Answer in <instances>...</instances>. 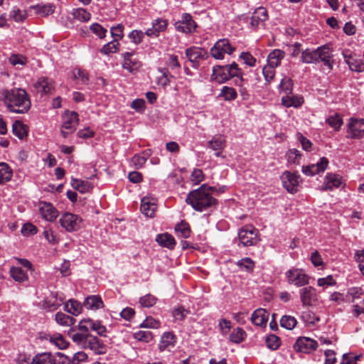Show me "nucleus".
I'll use <instances>...</instances> for the list:
<instances>
[{
  "mask_svg": "<svg viewBox=\"0 0 364 364\" xmlns=\"http://www.w3.org/2000/svg\"><path fill=\"white\" fill-rule=\"evenodd\" d=\"M321 53L318 55L319 61L323 62V65L328 68L329 70L333 69V60L332 58V50L330 46L326 44L323 45V50H321Z\"/></svg>",
  "mask_w": 364,
  "mask_h": 364,
  "instance_id": "obj_31",
  "label": "nucleus"
},
{
  "mask_svg": "<svg viewBox=\"0 0 364 364\" xmlns=\"http://www.w3.org/2000/svg\"><path fill=\"white\" fill-rule=\"evenodd\" d=\"M285 277L289 284L296 287L308 285L310 277L303 269L292 267L285 272Z\"/></svg>",
  "mask_w": 364,
  "mask_h": 364,
  "instance_id": "obj_3",
  "label": "nucleus"
},
{
  "mask_svg": "<svg viewBox=\"0 0 364 364\" xmlns=\"http://www.w3.org/2000/svg\"><path fill=\"white\" fill-rule=\"evenodd\" d=\"M119 43L117 39H114L113 41L107 43L104 45L102 48L100 49V53L105 55H108L112 53H115L118 51Z\"/></svg>",
  "mask_w": 364,
  "mask_h": 364,
  "instance_id": "obj_44",
  "label": "nucleus"
},
{
  "mask_svg": "<svg viewBox=\"0 0 364 364\" xmlns=\"http://www.w3.org/2000/svg\"><path fill=\"white\" fill-rule=\"evenodd\" d=\"M328 165V160L326 157H321L316 164L303 166L302 173L307 176H314L316 174L323 173Z\"/></svg>",
  "mask_w": 364,
  "mask_h": 364,
  "instance_id": "obj_13",
  "label": "nucleus"
},
{
  "mask_svg": "<svg viewBox=\"0 0 364 364\" xmlns=\"http://www.w3.org/2000/svg\"><path fill=\"white\" fill-rule=\"evenodd\" d=\"M236 264L241 270L249 273L252 272L255 268V262L250 257H245L238 260Z\"/></svg>",
  "mask_w": 364,
  "mask_h": 364,
  "instance_id": "obj_47",
  "label": "nucleus"
},
{
  "mask_svg": "<svg viewBox=\"0 0 364 364\" xmlns=\"http://www.w3.org/2000/svg\"><path fill=\"white\" fill-rule=\"evenodd\" d=\"M349 68L352 71L361 73L364 71V63L360 59H358L355 57L350 61L348 65Z\"/></svg>",
  "mask_w": 364,
  "mask_h": 364,
  "instance_id": "obj_63",
  "label": "nucleus"
},
{
  "mask_svg": "<svg viewBox=\"0 0 364 364\" xmlns=\"http://www.w3.org/2000/svg\"><path fill=\"white\" fill-rule=\"evenodd\" d=\"M196 27L195 21L189 14H184L182 19L175 23V28L177 31L182 33H191Z\"/></svg>",
  "mask_w": 364,
  "mask_h": 364,
  "instance_id": "obj_18",
  "label": "nucleus"
},
{
  "mask_svg": "<svg viewBox=\"0 0 364 364\" xmlns=\"http://www.w3.org/2000/svg\"><path fill=\"white\" fill-rule=\"evenodd\" d=\"M267 348L271 350H277L280 346V338L274 334H270L266 338Z\"/></svg>",
  "mask_w": 364,
  "mask_h": 364,
  "instance_id": "obj_59",
  "label": "nucleus"
},
{
  "mask_svg": "<svg viewBox=\"0 0 364 364\" xmlns=\"http://www.w3.org/2000/svg\"><path fill=\"white\" fill-rule=\"evenodd\" d=\"M238 239L244 247L256 245L259 241L258 231L252 225H245L240 229Z\"/></svg>",
  "mask_w": 364,
  "mask_h": 364,
  "instance_id": "obj_4",
  "label": "nucleus"
},
{
  "mask_svg": "<svg viewBox=\"0 0 364 364\" xmlns=\"http://www.w3.org/2000/svg\"><path fill=\"white\" fill-rule=\"evenodd\" d=\"M79 123L78 114L75 112L67 111L63 116V124L61 125V134L66 138L68 134L75 131Z\"/></svg>",
  "mask_w": 364,
  "mask_h": 364,
  "instance_id": "obj_6",
  "label": "nucleus"
},
{
  "mask_svg": "<svg viewBox=\"0 0 364 364\" xmlns=\"http://www.w3.org/2000/svg\"><path fill=\"white\" fill-rule=\"evenodd\" d=\"M211 79L220 83H224L229 80L228 73L226 70V65H216L213 67Z\"/></svg>",
  "mask_w": 364,
  "mask_h": 364,
  "instance_id": "obj_29",
  "label": "nucleus"
},
{
  "mask_svg": "<svg viewBox=\"0 0 364 364\" xmlns=\"http://www.w3.org/2000/svg\"><path fill=\"white\" fill-rule=\"evenodd\" d=\"M87 322L90 329L95 331L100 336H106V327L101 323L100 321H94L91 318H87Z\"/></svg>",
  "mask_w": 364,
  "mask_h": 364,
  "instance_id": "obj_46",
  "label": "nucleus"
},
{
  "mask_svg": "<svg viewBox=\"0 0 364 364\" xmlns=\"http://www.w3.org/2000/svg\"><path fill=\"white\" fill-rule=\"evenodd\" d=\"M11 277L18 282H23L28 280V275L26 272L22 269L21 267H13L10 269Z\"/></svg>",
  "mask_w": 364,
  "mask_h": 364,
  "instance_id": "obj_42",
  "label": "nucleus"
},
{
  "mask_svg": "<svg viewBox=\"0 0 364 364\" xmlns=\"http://www.w3.org/2000/svg\"><path fill=\"white\" fill-rule=\"evenodd\" d=\"M354 257L358 263L359 269L362 274L364 276V250L356 251Z\"/></svg>",
  "mask_w": 364,
  "mask_h": 364,
  "instance_id": "obj_64",
  "label": "nucleus"
},
{
  "mask_svg": "<svg viewBox=\"0 0 364 364\" xmlns=\"http://www.w3.org/2000/svg\"><path fill=\"white\" fill-rule=\"evenodd\" d=\"M323 45L314 50L306 48L302 50L300 58L301 61L306 64H316L319 62L318 55H320V53H321V50H323Z\"/></svg>",
  "mask_w": 364,
  "mask_h": 364,
  "instance_id": "obj_19",
  "label": "nucleus"
},
{
  "mask_svg": "<svg viewBox=\"0 0 364 364\" xmlns=\"http://www.w3.org/2000/svg\"><path fill=\"white\" fill-rule=\"evenodd\" d=\"M283 187L290 193H296L302 180L296 172L286 171L280 176Z\"/></svg>",
  "mask_w": 364,
  "mask_h": 364,
  "instance_id": "obj_5",
  "label": "nucleus"
},
{
  "mask_svg": "<svg viewBox=\"0 0 364 364\" xmlns=\"http://www.w3.org/2000/svg\"><path fill=\"white\" fill-rule=\"evenodd\" d=\"M220 97H223L225 101H232L237 98V93L235 88L223 86L220 90Z\"/></svg>",
  "mask_w": 364,
  "mask_h": 364,
  "instance_id": "obj_48",
  "label": "nucleus"
},
{
  "mask_svg": "<svg viewBox=\"0 0 364 364\" xmlns=\"http://www.w3.org/2000/svg\"><path fill=\"white\" fill-rule=\"evenodd\" d=\"M62 293L50 291V294L40 302L41 306L47 311H53L58 309L64 301Z\"/></svg>",
  "mask_w": 364,
  "mask_h": 364,
  "instance_id": "obj_9",
  "label": "nucleus"
},
{
  "mask_svg": "<svg viewBox=\"0 0 364 364\" xmlns=\"http://www.w3.org/2000/svg\"><path fill=\"white\" fill-rule=\"evenodd\" d=\"M145 36V32H143L141 30L135 29L129 33L128 38L132 43H134L135 45H139L142 42Z\"/></svg>",
  "mask_w": 364,
  "mask_h": 364,
  "instance_id": "obj_52",
  "label": "nucleus"
},
{
  "mask_svg": "<svg viewBox=\"0 0 364 364\" xmlns=\"http://www.w3.org/2000/svg\"><path fill=\"white\" fill-rule=\"evenodd\" d=\"M168 21L162 18H157L151 21V28L146 30V36L157 38L161 32L166 30Z\"/></svg>",
  "mask_w": 364,
  "mask_h": 364,
  "instance_id": "obj_16",
  "label": "nucleus"
},
{
  "mask_svg": "<svg viewBox=\"0 0 364 364\" xmlns=\"http://www.w3.org/2000/svg\"><path fill=\"white\" fill-rule=\"evenodd\" d=\"M175 232L177 237L181 238H188L191 235V228L188 223L182 220L175 226Z\"/></svg>",
  "mask_w": 364,
  "mask_h": 364,
  "instance_id": "obj_41",
  "label": "nucleus"
},
{
  "mask_svg": "<svg viewBox=\"0 0 364 364\" xmlns=\"http://www.w3.org/2000/svg\"><path fill=\"white\" fill-rule=\"evenodd\" d=\"M275 68L269 66L268 65L264 66L262 69V74L267 84H269L275 76Z\"/></svg>",
  "mask_w": 364,
  "mask_h": 364,
  "instance_id": "obj_60",
  "label": "nucleus"
},
{
  "mask_svg": "<svg viewBox=\"0 0 364 364\" xmlns=\"http://www.w3.org/2000/svg\"><path fill=\"white\" fill-rule=\"evenodd\" d=\"M0 100L11 112L16 113H26L31 105L28 95L21 88L0 90Z\"/></svg>",
  "mask_w": 364,
  "mask_h": 364,
  "instance_id": "obj_1",
  "label": "nucleus"
},
{
  "mask_svg": "<svg viewBox=\"0 0 364 364\" xmlns=\"http://www.w3.org/2000/svg\"><path fill=\"white\" fill-rule=\"evenodd\" d=\"M225 138L220 134L213 136L208 142V147L215 151V156L220 157L222 151L225 147Z\"/></svg>",
  "mask_w": 364,
  "mask_h": 364,
  "instance_id": "obj_20",
  "label": "nucleus"
},
{
  "mask_svg": "<svg viewBox=\"0 0 364 364\" xmlns=\"http://www.w3.org/2000/svg\"><path fill=\"white\" fill-rule=\"evenodd\" d=\"M284 56V51L280 49H274L267 56V65L273 68H277L280 65L281 60Z\"/></svg>",
  "mask_w": 364,
  "mask_h": 364,
  "instance_id": "obj_34",
  "label": "nucleus"
},
{
  "mask_svg": "<svg viewBox=\"0 0 364 364\" xmlns=\"http://www.w3.org/2000/svg\"><path fill=\"white\" fill-rule=\"evenodd\" d=\"M12 176L13 170L9 165L5 162H0V184L10 181Z\"/></svg>",
  "mask_w": 364,
  "mask_h": 364,
  "instance_id": "obj_38",
  "label": "nucleus"
},
{
  "mask_svg": "<svg viewBox=\"0 0 364 364\" xmlns=\"http://www.w3.org/2000/svg\"><path fill=\"white\" fill-rule=\"evenodd\" d=\"M268 18L267 10L264 7L257 8L252 15L250 24L252 27H257Z\"/></svg>",
  "mask_w": 364,
  "mask_h": 364,
  "instance_id": "obj_32",
  "label": "nucleus"
},
{
  "mask_svg": "<svg viewBox=\"0 0 364 364\" xmlns=\"http://www.w3.org/2000/svg\"><path fill=\"white\" fill-rule=\"evenodd\" d=\"M176 343V336L173 332L168 331L162 334L159 344L160 351L170 350Z\"/></svg>",
  "mask_w": 364,
  "mask_h": 364,
  "instance_id": "obj_23",
  "label": "nucleus"
},
{
  "mask_svg": "<svg viewBox=\"0 0 364 364\" xmlns=\"http://www.w3.org/2000/svg\"><path fill=\"white\" fill-rule=\"evenodd\" d=\"M342 184V178L339 175L328 173L325 176V183L321 186V191H332Z\"/></svg>",
  "mask_w": 364,
  "mask_h": 364,
  "instance_id": "obj_25",
  "label": "nucleus"
},
{
  "mask_svg": "<svg viewBox=\"0 0 364 364\" xmlns=\"http://www.w3.org/2000/svg\"><path fill=\"white\" fill-rule=\"evenodd\" d=\"M185 54L188 60L191 63L192 67L195 69L199 68L200 60H205L208 57L206 50L197 47L187 48L185 51Z\"/></svg>",
  "mask_w": 364,
  "mask_h": 364,
  "instance_id": "obj_12",
  "label": "nucleus"
},
{
  "mask_svg": "<svg viewBox=\"0 0 364 364\" xmlns=\"http://www.w3.org/2000/svg\"><path fill=\"white\" fill-rule=\"evenodd\" d=\"M156 242L160 246L170 250H173L176 244L174 237L168 232L158 234L156 237Z\"/></svg>",
  "mask_w": 364,
  "mask_h": 364,
  "instance_id": "obj_30",
  "label": "nucleus"
},
{
  "mask_svg": "<svg viewBox=\"0 0 364 364\" xmlns=\"http://www.w3.org/2000/svg\"><path fill=\"white\" fill-rule=\"evenodd\" d=\"M281 102L282 105L286 107L299 108L304 104V100L301 95L291 93L282 96Z\"/></svg>",
  "mask_w": 364,
  "mask_h": 364,
  "instance_id": "obj_24",
  "label": "nucleus"
},
{
  "mask_svg": "<svg viewBox=\"0 0 364 364\" xmlns=\"http://www.w3.org/2000/svg\"><path fill=\"white\" fill-rule=\"evenodd\" d=\"M31 364H55V356L50 353H39L33 358Z\"/></svg>",
  "mask_w": 364,
  "mask_h": 364,
  "instance_id": "obj_37",
  "label": "nucleus"
},
{
  "mask_svg": "<svg viewBox=\"0 0 364 364\" xmlns=\"http://www.w3.org/2000/svg\"><path fill=\"white\" fill-rule=\"evenodd\" d=\"M216 191V188L202 185L199 188L190 192L186 201L197 211H204L217 204V200L211 196V193Z\"/></svg>",
  "mask_w": 364,
  "mask_h": 364,
  "instance_id": "obj_2",
  "label": "nucleus"
},
{
  "mask_svg": "<svg viewBox=\"0 0 364 364\" xmlns=\"http://www.w3.org/2000/svg\"><path fill=\"white\" fill-rule=\"evenodd\" d=\"M50 341L55 345L59 349H64L68 346V343L60 333H55L50 336Z\"/></svg>",
  "mask_w": 364,
  "mask_h": 364,
  "instance_id": "obj_55",
  "label": "nucleus"
},
{
  "mask_svg": "<svg viewBox=\"0 0 364 364\" xmlns=\"http://www.w3.org/2000/svg\"><path fill=\"white\" fill-rule=\"evenodd\" d=\"M81 218L75 214L65 213L60 218V224L68 232L76 231L80 228Z\"/></svg>",
  "mask_w": 364,
  "mask_h": 364,
  "instance_id": "obj_10",
  "label": "nucleus"
},
{
  "mask_svg": "<svg viewBox=\"0 0 364 364\" xmlns=\"http://www.w3.org/2000/svg\"><path fill=\"white\" fill-rule=\"evenodd\" d=\"M70 184L75 190L78 191L81 193L90 192L93 188V186L90 182L74 178H71Z\"/></svg>",
  "mask_w": 364,
  "mask_h": 364,
  "instance_id": "obj_35",
  "label": "nucleus"
},
{
  "mask_svg": "<svg viewBox=\"0 0 364 364\" xmlns=\"http://www.w3.org/2000/svg\"><path fill=\"white\" fill-rule=\"evenodd\" d=\"M55 6L53 4H42L32 6L31 9L34 10L35 13L41 16L46 17L52 14L55 11Z\"/></svg>",
  "mask_w": 364,
  "mask_h": 364,
  "instance_id": "obj_36",
  "label": "nucleus"
},
{
  "mask_svg": "<svg viewBox=\"0 0 364 364\" xmlns=\"http://www.w3.org/2000/svg\"><path fill=\"white\" fill-rule=\"evenodd\" d=\"M157 301V299L154 295L150 294H146L139 299V303L142 307L150 308L153 306Z\"/></svg>",
  "mask_w": 364,
  "mask_h": 364,
  "instance_id": "obj_58",
  "label": "nucleus"
},
{
  "mask_svg": "<svg viewBox=\"0 0 364 364\" xmlns=\"http://www.w3.org/2000/svg\"><path fill=\"white\" fill-rule=\"evenodd\" d=\"M157 205L156 199L149 197H144L141 202V211L146 217L153 218L155 215Z\"/></svg>",
  "mask_w": 364,
  "mask_h": 364,
  "instance_id": "obj_22",
  "label": "nucleus"
},
{
  "mask_svg": "<svg viewBox=\"0 0 364 364\" xmlns=\"http://www.w3.org/2000/svg\"><path fill=\"white\" fill-rule=\"evenodd\" d=\"M252 323L257 326H265L269 318V314L264 309H256L251 316Z\"/></svg>",
  "mask_w": 364,
  "mask_h": 364,
  "instance_id": "obj_26",
  "label": "nucleus"
},
{
  "mask_svg": "<svg viewBox=\"0 0 364 364\" xmlns=\"http://www.w3.org/2000/svg\"><path fill=\"white\" fill-rule=\"evenodd\" d=\"M35 88L42 94H50L55 88L54 81L48 77H41L34 84Z\"/></svg>",
  "mask_w": 364,
  "mask_h": 364,
  "instance_id": "obj_21",
  "label": "nucleus"
},
{
  "mask_svg": "<svg viewBox=\"0 0 364 364\" xmlns=\"http://www.w3.org/2000/svg\"><path fill=\"white\" fill-rule=\"evenodd\" d=\"M286 156L289 164H296L299 162L301 154L299 150L292 149L288 151Z\"/></svg>",
  "mask_w": 364,
  "mask_h": 364,
  "instance_id": "obj_56",
  "label": "nucleus"
},
{
  "mask_svg": "<svg viewBox=\"0 0 364 364\" xmlns=\"http://www.w3.org/2000/svg\"><path fill=\"white\" fill-rule=\"evenodd\" d=\"M245 332L241 328H237L230 335V340L235 343H240L245 339Z\"/></svg>",
  "mask_w": 364,
  "mask_h": 364,
  "instance_id": "obj_57",
  "label": "nucleus"
},
{
  "mask_svg": "<svg viewBox=\"0 0 364 364\" xmlns=\"http://www.w3.org/2000/svg\"><path fill=\"white\" fill-rule=\"evenodd\" d=\"M190 180L193 185H198L204 180V174L201 169L194 168L191 174Z\"/></svg>",
  "mask_w": 364,
  "mask_h": 364,
  "instance_id": "obj_61",
  "label": "nucleus"
},
{
  "mask_svg": "<svg viewBox=\"0 0 364 364\" xmlns=\"http://www.w3.org/2000/svg\"><path fill=\"white\" fill-rule=\"evenodd\" d=\"M70 337L73 342L85 348V345L88 340L90 333H82L80 332H75L74 329H71L68 333Z\"/></svg>",
  "mask_w": 364,
  "mask_h": 364,
  "instance_id": "obj_40",
  "label": "nucleus"
},
{
  "mask_svg": "<svg viewBox=\"0 0 364 364\" xmlns=\"http://www.w3.org/2000/svg\"><path fill=\"white\" fill-rule=\"evenodd\" d=\"M84 306L90 310H98L104 307V303L100 296L90 295L85 298Z\"/></svg>",
  "mask_w": 364,
  "mask_h": 364,
  "instance_id": "obj_28",
  "label": "nucleus"
},
{
  "mask_svg": "<svg viewBox=\"0 0 364 364\" xmlns=\"http://www.w3.org/2000/svg\"><path fill=\"white\" fill-rule=\"evenodd\" d=\"M85 348H89L96 354H103L106 352V347L104 343L99 338L91 334L88 336Z\"/></svg>",
  "mask_w": 364,
  "mask_h": 364,
  "instance_id": "obj_27",
  "label": "nucleus"
},
{
  "mask_svg": "<svg viewBox=\"0 0 364 364\" xmlns=\"http://www.w3.org/2000/svg\"><path fill=\"white\" fill-rule=\"evenodd\" d=\"M326 123L333 128L336 132H338L340 130L343 122L338 114H334L326 118Z\"/></svg>",
  "mask_w": 364,
  "mask_h": 364,
  "instance_id": "obj_45",
  "label": "nucleus"
},
{
  "mask_svg": "<svg viewBox=\"0 0 364 364\" xmlns=\"http://www.w3.org/2000/svg\"><path fill=\"white\" fill-rule=\"evenodd\" d=\"M235 50V48L230 45L228 39L222 38L210 48V54L215 59L222 60L224 58L225 53L231 55Z\"/></svg>",
  "mask_w": 364,
  "mask_h": 364,
  "instance_id": "obj_7",
  "label": "nucleus"
},
{
  "mask_svg": "<svg viewBox=\"0 0 364 364\" xmlns=\"http://www.w3.org/2000/svg\"><path fill=\"white\" fill-rule=\"evenodd\" d=\"M296 323V319L291 316H283L280 319L281 326L288 330L293 329Z\"/></svg>",
  "mask_w": 364,
  "mask_h": 364,
  "instance_id": "obj_54",
  "label": "nucleus"
},
{
  "mask_svg": "<svg viewBox=\"0 0 364 364\" xmlns=\"http://www.w3.org/2000/svg\"><path fill=\"white\" fill-rule=\"evenodd\" d=\"M13 134L22 139L26 136V127L20 121H15L12 125Z\"/></svg>",
  "mask_w": 364,
  "mask_h": 364,
  "instance_id": "obj_49",
  "label": "nucleus"
},
{
  "mask_svg": "<svg viewBox=\"0 0 364 364\" xmlns=\"http://www.w3.org/2000/svg\"><path fill=\"white\" fill-rule=\"evenodd\" d=\"M82 309L81 303L74 299H70L64 305V310L73 316L79 315L82 312Z\"/></svg>",
  "mask_w": 364,
  "mask_h": 364,
  "instance_id": "obj_39",
  "label": "nucleus"
},
{
  "mask_svg": "<svg viewBox=\"0 0 364 364\" xmlns=\"http://www.w3.org/2000/svg\"><path fill=\"white\" fill-rule=\"evenodd\" d=\"M134 338L139 341L149 343L153 338V335L150 331H138L133 334Z\"/></svg>",
  "mask_w": 364,
  "mask_h": 364,
  "instance_id": "obj_53",
  "label": "nucleus"
},
{
  "mask_svg": "<svg viewBox=\"0 0 364 364\" xmlns=\"http://www.w3.org/2000/svg\"><path fill=\"white\" fill-rule=\"evenodd\" d=\"M122 66L132 74L136 73L142 66L141 62L136 58L134 51L125 52L122 54Z\"/></svg>",
  "mask_w": 364,
  "mask_h": 364,
  "instance_id": "obj_8",
  "label": "nucleus"
},
{
  "mask_svg": "<svg viewBox=\"0 0 364 364\" xmlns=\"http://www.w3.org/2000/svg\"><path fill=\"white\" fill-rule=\"evenodd\" d=\"M72 14L75 18L82 22L88 21L91 18L90 13L83 8L73 9Z\"/></svg>",
  "mask_w": 364,
  "mask_h": 364,
  "instance_id": "obj_50",
  "label": "nucleus"
},
{
  "mask_svg": "<svg viewBox=\"0 0 364 364\" xmlns=\"http://www.w3.org/2000/svg\"><path fill=\"white\" fill-rule=\"evenodd\" d=\"M293 80L291 78L284 77L279 85V89L284 93V95L292 93Z\"/></svg>",
  "mask_w": 364,
  "mask_h": 364,
  "instance_id": "obj_51",
  "label": "nucleus"
},
{
  "mask_svg": "<svg viewBox=\"0 0 364 364\" xmlns=\"http://www.w3.org/2000/svg\"><path fill=\"white\" fill-rule=\"evenodd\" d=\"M39 212L42 218L49 222L54 221L58 215L56 208L50 203L44 201L39 203Z\"/></svg>",
  "mask_w": 364,
  "mask_h": 364,
  "instance_id": "obj_17",
  "label": "nucleus"
},
{
  "mask_svg": "<svg viewBox=\"0 0 364 364\" xmlns=\"http://www.w3.org/2000/svg\"><path fill=\"white\" fill-rule=\"evenodd\" d=\"M348 137L360 138L364 133V119L350 118L348 124Z\"/></svg>",
  "mask_w": 364,
  "mask_h": 364,
  "instance_id": "obj_14",
  "label": "nucleus"
},
{
  "mask_svg": "<svg viewBox=\"0 0 364 364\" xmlns=\"http://www.w3.org/2000/svg\"><path fill=\"white\" fill-rule=\"evenodd\" d=\"M303 306H315L318 301V294L315 288L308 286L303 287L299 291Z\"/></svg>",
  "mask_w": 364,
  "mask_h": 364,
  "instance_id": "obj_11",
  "label": "nucleus"
},
{
  "mask_svg": "<svg viewBox=\"0 0 364 364\" xmlns=\"http://www.w3.org/2000/svg\"><path fill=\"white\" fill-rule=\"evenodd\" d=\"M294 349L297 352L310 353L317 348V342L310 338L300 337L294 344Z\"/></svg>",
  "mask_w": 364,
  "mask_h": 364,
  "instance_id": "obj_15",
  "label": "nucleus"
},
{
  "mask_svg": "<svg viewBox=\"0 0 364 364\" xmlns=\"http://www.w3.org/2000/svg\"><path fill=\"white\" fill-rule=\"evenodd\" d=\"M55 321L60 326H70L75 322V319L63 312H58L55 315Z\"/></svg>",
  "mask_w": 364,
  "mask_h": 364,
  "instance_id": "obj_43",
  "label": "nucleus"
},
{
  "mask_svg": "<svg viewBox=\"0 0 364 364\" xmlns=\"http://www.w3.org/2000/svg\"><path fill=\"white\" fill-rule=\"evenodd\" d=\"M90 28V31L100 38H104L106 36L107 29L97 23H92Z\"/></svg>",
  "mask_w": 364,
  "mask_h": 364,
  "instance_id": "obj_62",
  "label": "nucleus"
},
{
  "mask_svg": "<svg viewBox=\"0 0 364 364\" xmlns=\"http://www.w3.org/2000/svg\"><path fill=\"white\" fill-rule=\"evenodd\" d=\"M226 70L228 73L229 80L236 77L237 79L235 80H237L238 82H243L245 81L243 77L244 73L235 62L226 65Z\"/></svg>",
  "mask_w": 364,
  "mask_h": 364,
  "instance_id": "obj_33",
  "label": "nucleus"
}]
</instances>
